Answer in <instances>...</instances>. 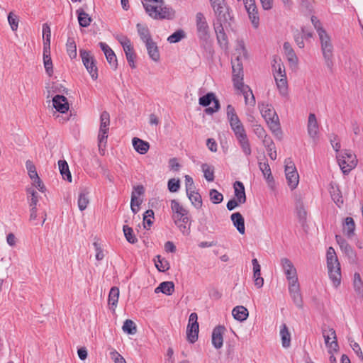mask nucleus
Segmentation results:
<instances>
[{"instance_id": "obj_52", "label": "nucleus", "mask_w": 363, "mask_h": 363, "mask_svg": "<svg viewBox=\"0 0 363 363\" xmlns=\"http://www.w3.org/2000/svg\"><path fill=\"white\" fill-rule=\"evenodd\" d=\"M8 22L13 31L18 30L19 18L13 11H11L8 15Z\"/></svg>"}, {"instance_id": "obj_8", "label": "nucleus", "mask_w": 363, "mask_h": 363, "mask_svg": "<svg viewBox=\"0 0 363 363\" xmlns=\"http://www.w3.org/2000/svg\"><path fill=\"white\" fill-rule=\"evenodd\" d=\"M198 37L206 40L210 37V28L203 13L198 12L195 17Z\"/></svg>"}, {"instance_id": "obj_45", "label": "nucleus", "mask_w": 363, "mask_h": 363, "mask_svg": "<svg viewBox=\"0 0 363 363\" xmlns=\"http://www.w3.org/2000/svg\"><path fill=\"white\" fill-rule=\"evenodd\" d=\"M77 13L78 14L79 23L82 27H87L90 25L91 19L89 14L82 9H78Z\"/></svg>"}, {"instance_id": "obj_56", "label": "nucleus", "mask_w": 363, "mask_h": 363, "mask_svg": "<svg viewBox=\"0 0 363 363\" xmlns=\"http://www.w3.org/2000/svg\"><path fill=\"white\" fill-rule=\"evenodd\" d=\"M142 201L135 195V194H132L131 195V201H130V208L132 212L135 214L139 211L140 205L141 204Z\"/></svg>"}, {"instance_id": "obj_44", "label": "nucleus", "mask_w": 363, "mask_h": 363, "mask_svg": "<svg viewBox=\"0 0 363 363\" xmlns=\"http://www.w3.org/2000/svg\"><path fill=\"white\" fill-rule=\"evenodd\" d=\"M186 194L192 205H194L195 208L198 209L201 208L202 199L201 195L198 192L192 190L191 192H186Z\"/></svg>"}, {"instance_id": "obj_7", "label": "nucleus", "mask_w": 363, "mask_h": 363, "mask_svg": "<svg viewBox=\"0 0 363 363\" xmlns=\"http://www.w3.org/2000/svg\"><path fill=\"white\" fill-rule=\"evenodd\" d=\"M109 125L110 115L107 111H103L100 116V128L98 135L99 150H103L106 147Z\"/></svg>"}, {"instance_id": "obj_13", "label": "nucleus", "mask_w": 363, "mask_h": 363, "mask_svg": "<svg viewBox=\"0 0 363 363\" xmlns=\"http://www.w3.org/2000/svg\"><path fill=\"white\" fill-rule=\"evenodd\" d=\"M323 336L324 337L325 344L328 349V352L332 353L337 352L339 349V346L335 330L330 328L323 329Z\"/></svg>"}, {"instance_id": "obj_26", "label": "nucleus", "mask_w": 363, "mask_h": 363, "mask_svg": "<svg viewBox=\"0 0 363 363\" xmlns=\"http://www.w3.org/2000/svg\"><path fill=\"white\" fill-rule=\"evenodd\" d=\"M145 46L150 58L154 62H159L160 59V55L157 43L152 40L145 44Z\"/></svg>"}, {"instance_id": "obj_34", "label": "nucleus", "mask_w": 363, "mask_h": 363, "mask_svg": "<svg viewBox=\"0 0 363 363\" xmlns=\"http://www.w3.org/2000/svg\"><path fill=\"white\" fill-rule=\"evenodd\" d=\"M136 27H137V30H138V35H139L141 40L145 44H147L149 42L152 40L150 33V31H149V29L146 26L142 25L140 23H138Z\"/></svg>"}, {"instance_id": "obj_17", "label": "nucleus", "mask_w": 363, "mask_h": 363, "mask_svg": "<svg viewBox=\"0 0 363 363\" xmlns=\"http://www.w3.org/2000/svg\"><path fill=\"white\" fill-rule=\"evenodd\" d=\"M289 291L294 304L298 308H301L303 307V299L298 282L289 284Z\"/></svg>"}, {"instance_id": "obj_21", "label": "nucleus", "mask_w": 363, "mask_h": 363, "mask_svg": "<svg viewBox=\"0 0 363 363\" xmlns=\"http://www.w3.org/2000/svg\"><path fill=\"white\" fill-rule=\"evenodd\" d=\"M52 104L54 108L60 113H65L69 109V104L65 96L62 95H56L52 99Z\"/></svg>"}, {"instance_id": "obj_31", "label": "nucleus", "mask_w": 363, "mask_h": 363, "mask_svg": "<svg viewBox=\"0 0 363 363\" xmlns=\"http://www.w3.org/2000/svg\"><path fill=\"white\" fill-rule=\"evenodd\" d=\"M330 194L333 201L337 204V206L343 203V199L339 187L335 184L331 183L330 184Z\"/></svg>"}, {"instance_id": "obj_54", "label": "nucleus", "mask_w": 363, "mask_h": 363, "mask_svg": "<svg viewBox=\"0 0 363 363\" xmlns=\"http://www.w3.org/2000/svg\"><path fill=\"white\" fill-rule=\"evenodd\" d=\"M215 100L216 99L215 94L212 92L208 93L205 96L199 98V104L202 106H208L210 104Z\"/></svg>"}, {"instance_id": "obj_37", "label": "nucleus", "mask_w": 363, "mask_h": 363, "mask_svg": "<svg viewBox=\"0 0 363 363\" xmlns=\"http://www.w3.org/2000/svg\"><path fill=\"white\" fill-rule=\"evenodd\" d=\"M116 39L122 45L125 55L135 52L133 46L128 38L125 35H118Z\"/></svg>"}, {"instance_id": "obj_10", "label": "nucleus", "mask_w": 363, "mask_h": 363, "mask_svg": "<svg viewBox=\"0 0 363 363\" xmlns=\"http://www.w3.org/2000/svg\"><path fill=\"white\" fill-rule=\"evenodd\" d=\"M80 56L84 67L91 78L94 80L98 78V70L94 57L89 52L84 50H80Z\"/></svg>"}, {"instance_id": "obj_22", "label": "nucleus", "mask_w": 363, "mask_h": 363, "mask_svg": "<svg viewBox=\"0 0 363 363\" xmlns=\"http://www.w3.org/2000/svg\"><path fill=\"white\" fill-rule=\"evenodd\" d=\"M225 328L223 326L216 327L212 333V344L216 349H220L223 346V334Z\"/></svg>"}, {"instance_id": "obj_20", "label": "nucleus", "mask_w": 363, "mask_h": 363, "mask_svg": "<svg viewBox=\"0 0 363 363\" xmlns=\"http://www.w3.org/2000/svg\"><path fill=\"white\" fill-rule=\"evenodd\" d=\"M226 114L231 129L235 128V127H240L243 125L232 105L228 104L227 106Z\"/></svg>"}, {"instance_id": "obj_46", "label": "nucleus", "mask_w": 363, "mask_h": 363, "mask_svg": "<svg viewBox=\"0 0 363 363\" xmlns=\"http://www.w3.org/2000/svg\"><path fill=\"white\" fill-rule=\"evenodd\" d=\"M237 140L244 155L245 156H250L252 153V150L248 137L247 136Z\"/></svg>"}, {"instance_id": "obj_55", "label": "nucleus", "mask_w": 363, "mask_h": 363, "mask_svg": "<svg viewBox=\"0 0 363 363\" xmlns=\"http://www.w3.org/2000/svg\"><path fill=\"white\" fill-rule=\"evenodd\" d=\"M123 233L127 241L130 243L134 244L138 241L137 238L133 234V230L131 228L128 227V225H124Z\"/></svg>"}, {"instance_id": "obj_58", "label": "nucleus", "mask_w": 363, "mask_h": 363, "mask_svg": "<svg viewBox=\"0 0 363 363\" xmlns=\"http://www.w3.org/2000/svg\"><path fill=\"white\" fill-rule=\"evenodd\" d=\"M168 189L170 192H177L180 188V181L179 179H176L174 178L170 179L168 181L167 184Z\"/></svg>"}, {"instance_id": "obj_25", "label": "nucleus", "mask_w": 363, "mask_h": 363, "mask_svg": "<svg viewBox=\"0 0 363 363\" xmlns=\"http://www.w3.org/2000/svg\"><path fill=\"white\" fill-rule=\"evenodd\" d=\"M230 218L238 231L243 235L245 232V228L244 218L241 213L239 212L234 213L231 215Z\"/></svg>"}, {"instance_id": "obj_43", "label": "nucleus", "mask_w": 363, "mask_h": 363, "mask_svg": "<svg viewBox=\"0 0 363 363\" xmlns=\"http://www.w3.org/2000/svg\"><path fill=\"white\" fill-rule=\"evenodd\" d=\"M154 262L155 267L160 272H166L170 267L169 262L164 258H162L160 255L156 256V257L154 259Z\"/></svg>"}, {"instance_id": "obj_63", "label": "nucleus", "mask_w": 363, "mask_h": 363, "mask_svg": "<svg viewBox=\"0 0 363 363\" xmlns=\"http://www.w3.org/2000/svg\"><path fill=\"white\" fill-rule=\"evenodd\" d=\"M154 212L152 210H147L144 214V223H147L148 226H150L153 223Z\"/></svg>"}, {"instance_id": "obj_60", "label": "nucleus", "mask_w": 363, "mask_h": 363, "mask_svg": "<svg viewBox=\"0 0 363 363\" xmlns=\"http://www.w3.org/2000/svg\"><path fill=\"white\" fill-rule=\"evenodd\" d=\"M353 285L354 290L360 293L363 286V281L361 279L360 274L357 272L354 273V274Z\"/></svg>"}, {"instance_id": "obj_62", "label": "nucleus", "mask_w": 363, "mask_h": 363, "mask_svg": "<svg viewBox=\"0 0 363 363\" xmlns=\"http://www.w3.org/2000/svg\"><path fill=\"white\" fill-rule=\"evenodd\" d=\"M110 357L114 363H126L125 359L116 350H113L110 352Z\"/></svg>"}, {"instance_id": "obj_2", "label": "nucleus", "mask_w": 363, "mask_h": 363, "mask_svg": "<svg viewBox=\"0 0 363 363\" xmlns=\"http://www.w3.org/2000/svg\"><path fill=\"white\" fill-rule=\"evenodd\" d=\"M143 5L150 17L155 20H171L175 17V10L164 0H143Z\"/></svg>"}, {"instance_id": "obj_30", "label": "nucleus", "mask_w": 363, "mask_h": 363, "mask_svg": "<svg viewBox=\"0 0 363 363\" xmlns=\"http://www.w3.org/2000/svg\"><path fill=\"white\" fill-rule=\"evenodd\" d=\"M174 291V284L172 281H163L155 289V293H162L170 296Z\"/></svg>"}, {"instance_id": "obj_19", "label": "nucleus", "mask_w": 363, "mask_h": 363, "mask_svg": "<svg viewBox=\"0 0 363 363\" xmlns=\"http://www.w3.org/2000/svg\"><path fill=\"white\" fill-rule=\"evenodd\" d=\"M238 91L240 92L244 96L245 105L250 106H255V98L252 93V91L249 87V86L244 84L242 86H239L238 88H235Z\"/></svg>"}, {"instance_id": "obj_40", "label": "nucleus", "mask_w": 363, "mask_h": 363, "mask_svg": "<svg viewBox=\"0 0 363 363\" xmlns=\"http://www.w3.org/2000/svg\"><path fill=\"white\" fill-rule=\"evenodd\" d=\"M171 208L173 212V217H179L181 218L183 216H186L188 213L187 210H186L177 200L174 199L171 201Z\"/></svg>"}, {"instance_id": "obj_41", "label": "nucleus", "mask_w": 363, "mask_h": 363, "mask_svg": "<svg viewBox=\"0 0 363 363\" xmlns=\"http://www.w3.org/2000/svg\"><path fill=\"white\" fill-rule=\"evenodd\" d=\"M88 195H89V192L85 189L82 190L79 194L77 205H78L79 209L81 211H83L84 210H85L89 203V199Z\"/></svg>"}, {"instance_id": "obj_57", "label": "nucleus", "mask_w": 363, "mask_h": 363, "mask_svg": "<svg viewBox=\"0 0 363 363\" xmlns=\"http://www.w3.org/2000/svg\"><path fill=\"white\" fill-rule=\"evenodd\" d=\"M211 201L216 204L220 203L223 199V196L221 193L216 189H211L209 192Z\"/></svg>"}, {"instance_id": "obj_38", "label": "nucleus", "mask_w": 363, "mask_h": 363, "mask_svg": "<svg viewBox=\"0 0 363 363\" xmlns=\"http://www.w3.org/2000/svg\"><path fill=\"white\" fill-rule=\"evenodd\" d=\"M259 167L262 171L269 185L272 188L274 184V178L272 174L271 169L267 162H260Z\"/></svg>"}, {"instance_id": "obj_59", "label": "nucleus", "mask_w": 363, "mask_h": 363, "mask_svg": "<svg viewBox=\"0 0 363 363\" xmlns=\"http://www.w3.org/2000/svg\"><path fill=\"white\" fill-rule=\"evenodd\" d=\"M26 169L28 171L29 177L30 179H33L34 177H37V176L38 174L37 173V171H36L35 165L33 164V163L31 161H30V160H27L26 161Z\"/></svg>"}, {"instance_id": "obj_18", "label": "nucleus", "mask_w": 363, "mask_h": 363, "mask_svg": "<svg viewBox=\"0 0 363 363\" xmlns=\"http://www.w3.org/2000/svg\"><path fill=\"white\" fill-rule=\"evenodd\" d=\"M99 45L104 52L109 65L116 69L117 68L118 63L116 56L113 50L106 43L103 42L99 43Z\"/></svg>"}, {"instance_id": "obj_12", "label": "nucleus", "mask_w": 363, "mask_h": 363, "mask_svg": "<svg viewBox=\"0 0 363 363\" xmlns=\"http://www.w3.org/2000/svg\"><path fill=\"white\" fill-rule=\"evenodd\" d=\"M233 69V82L235 88L242 86L244 85L243 82V69L242 64L240 60L239 57H237L234 60H232Z\"/></svg>"}, {"instance_id": "obj_35", "label": "nucleus", "mask_w": 363, "mask_h": 363, "mask_svg": "<svg viewBox=\"0 0 363 363\" xmlns=\"http://www.w3.org/2000/svg\"><path fill=\"white\" fill-rule=\"evenodd\" d=\"M119 294V289L116 286L112 287L109 291L108 302L111 309H112L113 311H114L117 306Z\"/></svg>"}, {"instance_id": "obj_3", "label": "nucleus", "mask_w": 363, "mask_h": 363, "mask_svg": "<svg viewBox=\"0 0 363 363\" xmlns=\"http://www.w3.org/2000/svg\"><path fill=\"white\" fill-rule=\"evenodd\" d=\"M273 76L279 94L284 98L289 96V86L285 67L281 63V59L274 57L272 61Z\"/></svg>"}, {"instance_id": "obj_14", "label": "nucleus", "mask_w": 363, "mask_h": 363, "mask_svg": "<svg viewBox=\"0 0 363 363\" xmlns=\"http://www.w3.org/2000/svg\"><path fill=\"white\" fill-rule=\"evenodd\" d=\"M197 319L198 316L196 313L190 314L186 328V335L188 340L191 343L195 342L198 339L199 323Z\"/></svg>"}, {"instance_id": "obj_51", "label": "nucleus", "mask_w": 363, "mask_h": 363, "mask_svg": "<svg viewBox=\"0 0 363 363\" xmlns=\"http://www.w3.org/2000/svg\"><path fill=\"white\" fill-rule=\"evenodd\" d=\"M43 35L45 38L43 48H46L47 47L50 48L51 30L50 26L47 23H44L43 25Z\"/></svg>"}, {"instance_id": "obj_5", "label": "nucleus", "mask_w": 363, "mask_h": 363, "mask_svg": "<svg viewBox=\"0 0 363 363\" xmlns=\"http://www.w3.org/2000/svg\"><path fill=\"white\" fill-rule=\"evenodd\" d=\"M259 108L270 130L274 133L280 132L279 118L273 106L268 103L262 102L259 104Z\"/></svg>"}, {"instance_id": "obj_49", "label": "nucleus", "mask_w": 363, "mask_h": 363, "mask_svg": "<svg viewBox=\"0 0 363 363\" xmlns=\"http://www.w3.org/2000/svg\"><path fill=\"white\" fill-rule=\"evenodd\" d=\"M122 329L124 333L129 335H134L137 333L135 323L131 320H126L123 325Z\"/></svg>"}, {"instance_id": "obj_29", "label": "nucleus", "mask_w": 363, "mask_h": 363, "mask_svg": "<svg viewBox=\"0 0 363 363\" xmlns=\"http://www.w3.org/2000/svg\"><path fill=\"white\" fill-rule=\"evenodd\" d=\"M132 143L135 151L141 155L145 154L150 148V145L147 142L138 138H133Z\"/></svg>"}, {"instance_id": "obj_50", "label": "nucleus", "mask_w": 363, "mask_h": 363, "mask_svg": "<svg viewBox=\"0 0 363 363\" xmlns=\"http://www.w3.org/2000/svg\"><path fill=\"white\" fill-rule=\"evenodd\" d=\"M26 192L28 194V199L29 201L30 206H37L38 198L36 191L33 187H28L26 189Z\"/></svg>"}, {"instance_id": "obj_6", "label": "nucleus", "mask_w": 363, "mask_h": 363, "mask_svg": "<svg viewBox=\"0 0 363 363\" xmlns=\"http://www.w3.org/2000/svg\"><path fill=\"white\" fill-rule=\"evenodd\" d=\"M338 164L344 174L349 173L357 164L356 155L350 150H345L337 155Z\"/></svg>"}, {"instance_id": "obj_23", "label": "nucleus", "mask_w": 363, "mask_h": 363, "mask_svg": "<svg viewBox=\"0 0 363 363\" xmlns=\"http://www.w3.org/2000/svg\"><path fill=\"white\" fill-rule=\"evenodd\" d=\"M335 240L341 250L346 255V256H347L349 258H354L355 257L354 251L342 236L336 235Z\"/></svg>"}, {"instance_id": "obj_61", "label": "nucleus", "mask_w": 363, "mask_h": 363, "mask_svg": "<svg viewBox=\"0 0 363 363\" xmlns=\"http://www.w3.org/2000/svg\"><path fill=\"white\" fill-rule=\"evenodd\" d=\"M232 130L233 131L234 135L237 140H239L240 138H245L247 136L246 130H245L243 125L240 127H235V128H233Z\"/></svg>"}, {"instance_id": "obj_9", "label": "nucleus", "mask_w": 363, "mask_h": 363, "mask_svg": "<svg viewBox=\"0 0 363 363\" xmlns=\"http://www.w3.org/2000/svg\"><path fill=\"white\" fill-rule=\"evenodd\" d=\"M285 175L287 184L291 190H294L299 183V175L292 162H285Z\"/></svg>"}, {"instance_id": "obj_24", "label": "nucleus", "mask_w": 363, "mask_h": 363, "mask_svg": "<svg viewBox=\"0 0 363 363\" xmlns=\"http://www.w3.org/2000/svg\"><path fill=\"white\" fill-rule=\"evenodd\" d=\"M174 222L175 225L179 228L180 231L184 235H188L189 233L190 226L187 225L189 219L187 216H183L182 218L180 216L179 217H173Z\"/></svg>"}, {"instance_id": "obj_36", "label": "nucleus", "mask_w": 363, "mask_h": 363, "mask_svg": "<svg viewBox=\"0 0 363 363\" xmlns=\"http://www.w3.org/2000/svg\"><path fill=\"white\" fill-rule=\"evenodd\" d=\"M279 334L283 347L288 348L291 345V334L286 324L281 325Z\"/></svg>"}, {"instance_id": "obj_11", "label": "nucleus", "mask_w": 363, "mask_h": 363, "mask_svg": "<svg viewBox=\"0 0 363 363\" xmlns=\"http://www.w3.org/2000/svg\"><path fill=\"white\" fill-rule=\"evenodd\" d=\"M280 262L289 284L298 282L296 269L292 262L288 258L284 257L281 259Z\"/></svg>"}, {"instance_id": "obj_4", "label": "nucleus", "mask_w": 363, "mask_h": 363, "mask_svg": "<svg viewBox=\"0 0 363 363\" xmlns=\"http://www.w3.org/2000/svg\"><path fill=\"white\" fill-rule=\"evenodd\" d=\"M327 267L333 285L337 288L341 283V269L335 250L330 247L326 254Z\"/></svg>"}, {"instance_id": "obj_16", "label": "nucleus", "mask_w": 363, "mask_h": 363, "mask_svg": "<svg viewBox=\"0 0 363 363\" xmlns=\"http://www.w3.org/2000/svg\"><path fill=\"white\" fill-rule=\"evenodd\" d=\"M307 131L308 135L315 140L318 138L319 125L314 113H310L308 118Z\"/></svg>"}, {"instance_id": "obj_64", "label": "nucleus", "mask_w": 363, "mask_h": 363, "mask_svg": "<svg viewBox=\"0 0 363 363\" xmlns=\"http://www.w3.org/2000/svg\"><path fill=\"white\" fill-rule=\"evenodd\" d=\"M185 186L186 192H191L195 189L194 180L189 175L185 176Z\"/></svg>"}, {"instance_id": "obj_32", "label": "nucleus", "mask_w": 363, "mask_h": 363, "mask_svg": "<svg viewBox=\"0 0 363 363\" xmlns=\"http://www.w3.org/2000/svg\"><path fill=\"white\" fill-rule=\"evenodd\" d=\"M50 48H43V63L46 73L52 76L53 73L52 62L50 57Z\"/></svg>"}, {"instance_id": "obj_1", "label": "nucleus", "mask_w": 363, "mask_h": 363, "mask_svg": "<svg viewBox=\"0 0 363 363\" xmlns=\"http://www.w3.org/2000/svg\"><path fill=\"white\" fill-rule=\"evenodd\" d=\"M213 9L215 19L213 21V26L215 30L216 38L220 46L226 49L228 48V37L225 33V28L229 23L231 16L225 0H209Z\"/></svg>"}, {"instance_id": "obj_28", "label": "nucleus", "mask_w": 363, "mask_h": 363, "mask_svg": "<svg viewBox=\"0 0 363 363\" xmlns=\"http://www.w3.org/2000/svg\"><path fill=\"white\" fill-rule=\"evenodd\" d=\"M284 53L289 63L293 65H296L298 62V59L294 52L291 44L288 42H285L283 45Z\"/></svg>"}, {"instance_id": "obj_39", "label": "nucleus", "mask_w": 363, "mask_h": 363, "mask_svg": "<svg viewBox=\"0 0 363 363\" xmlns=\"http://www.w3.org/2000/svg\"><path fill=\"white\" fill-rule=\"evenodd\" d=\"M355 223L352 218L347 217L343 223V232L348 237L351 238L354 234Z\"/></svg>"}, {"instance_id": "obj_42", "label": "nucleus", "mask_w": 363, "mask_h": 363, "mask_svg": "<svg viewBox=\"0 0 363 363\" xmlns=\"http://www.w3.org/2000/svg\"><path fill=\"white\" fill-rule=\"evenodd\" d=\"M58 167L64 179H66L69 182L72 181L71 173L69 169L68 164L65 160H59L58 161Z\"/></svg>"}, {"instance_id": "obj_15", "label": "nucleus", "mask_w": 363, "mask_h": 363, "mask_svg": "<svg viewBox=\"0 0 363 363\" xmlns=\"http://www.w3.org/2000/svg\"><path fill=\"white\" fill-rule=\"evenodd\" d=\"M318 35L323 55H333V46L330 38L323 28H318Z\"/></svg>"}, {"instance_id": "obj_47", "label": "nucleus", "mask_w": 363, "mask_h": 363, "mask_svg": "<svg viewBox=\"0 0 363 363\" xmlns=\"http://www.w3.org/2000/svg\"><path fill=\"white\" fill-rule=\"evenodd\" d=\"M201 169L203 172V176L208 182H213L214 180V169L212 166L208 164H203Z\"/></svg>"}, {"instance_id": "obj_33", "label": "nucleus", "mask_w": 363, "mask_h": 363, "mask_svg": "<svg viewBox=\"0 0 363 363\" xmlns=\"http://www.w3.org/2000/svg\"><path fill=\"white\" fill-rule=\"evenodd\" d=\"M232 315L237 320L244 321L247 318L249 313L245 307L238 306L233 309Z\"/></svg>"}, {"instance_id": "obj_48", "label": "nucleus", "mask_w": 363, "mask_h": 363, "mask_svg": "<svg viewBox=\"0 0 363 363\" xmlns=\"http://www.w3.org/2000/svg\"><path fill=\"white\" fill-rule=\"evenodd\" d=\"M67 52L71 59H74L77 57V45L73 38H68L67 44Z\"/></svg>"}, {"instance_id": "obj_27", "label": "nucleus", "mask_w": 363, "mask_h": 363, "mask_svg": "<svg viewBox=\"0 0 363 363\" xmlns=\"http://www.w3.org/2000/svg\"><path fill=\"white\" fill-rule=\"evenodd\" d=\"M235 191V199L238 200L240 203H244L246 201V195L245 191V187L241 182L237 181L233 185Z\"/></svg>"}, {"instance_id": "obj_53", "label": "nucleus", "mask_w": 363, "mask_h": 363, "mask_svg": "<svg viewBox=\"0 0 363 363\" xmlns=\"http://www.w3.org/2000/svg\"><path fill=\"white\" fill-rule=\"evenodd\" d=\"M184 37H185L184 31L182 29H180V30L175 31L172 35H170L167 38V41L170 43H176L179 42L182 39L184 38Z\"/></svg>"}]
</instances>
